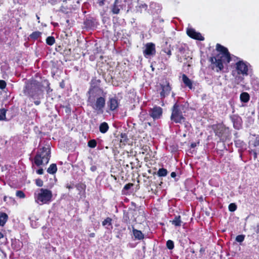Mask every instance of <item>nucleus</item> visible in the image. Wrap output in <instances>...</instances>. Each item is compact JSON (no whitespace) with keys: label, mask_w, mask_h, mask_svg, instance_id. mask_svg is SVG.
<instances>
[{"label":"nucleus","mask_w":259,"mask_h":259,"mask_svg":"<svg viewBox=\"0 0 259 259\" xmlns=\"http://www.w3.org/2000/svg\"><path fill=\"white\" fill-rule=\"evenodd\" d=\"M216 49L219 53L216 56L211 57L210 61L217 67V71H221L224 68V64H227L231 61V57L228 49L218 44Z\"/></svg>","instance_id":"f257e3e1"},{"label":"nucleus","mask_w":259,"mask_h":259,"mask_svg":"<svg viewBox=\"0 0 259 259\" xmlns=\"http://www.w3.org/2000/svg\"><path fill=\"white\" fill-rule=\"evenodd\" d=\"M51 158V149L48 147H43L40 148L34 158V163L39 166L47 164Z\"/></svg>","instance_id":"f03ea898"},{"label":"nucleus","mask_w":259,"mask_h":259,"mask_svg":"<svg viewBox=\"0 0 259 259\" xmlns=\"http://www.w3.org/2000/svg\"><path fill=\"white\" fill-rule=\"evenodd\" d=\"M53 197L52 192L47 189L41 188L37 194H35V201L41 204L49 203Z\"/></svg>","instance_id":"7ed1b4c3"},{"label":"nucleus","mask_w":259,"mask_h":259,"mask_svg":"<svg viewBox=\"0 0 259 259\" xmlns=\"http://www.w3.org/2000/svg\"><path fill=\"white\" fill-rule=\"evenodd\" d=\"M170 118L171 121L175 123H182L186 120L180 106L177 103H176L172 106Z\"/></svg>","instance_id":"20e7f679"},{"label":"nucleus","mask_w":259,"mask_h":259,"mask_svg":"<svg viewBox=\"0 0 259 259\" xmlns=\"http://www.w3.org/2000/svg\"><path fill=\"white\" fill-rule=\"evenodd\" d=\"M212 128L215 136L219 137L221 140H226L229 136V128L225 127L223 124L213 125Z\"/></svg>","instance_id":"39448f33"},{"label":"nucleus","mask_w":259,"mask_h":259,"mask_svg":"<svg viewBox=\"0 0 259 259\" xmlns=\"http://www.w3.org/2000/svg\"><path fill=\"white\" fill-rule=\"evenodd\" d=\"M88 102L89 105L95 110L98 111V113H103V109L105 105V98H89Z\"/></svg>","instance_id":"423d86ee"},{"label":"nucleus","mask_w":259,"mask_h":259,"mask_svg":"<svg viewBox=\"0 0 259 259\" xmlns=\"http://www.w3.org/2000/svg\"><path fill=\"white\" fill-rule=\"evenodd\" d=\"M248 65L243 62V61H239L236 64V70L233 71V75L234 76H236V78H237V76H236V73L237 75L241 74L242 75H248Z\"/></svg>","instance_id":"0eeeda50"},{"label":"nucleus","mask_w":259,"mask_h":259,"mask_svg":"<svg viewBox=\"0 0 259 259\" xmlns=\"http://www.w3.org/2000/svg\"><path fill=\"white\" fill-rule=\"evenodd\" d=\"M148 112L149 116L154 120H156L161 118L162 117L163 109L160 107L155 105L153 108L149 109Z\"/></svg>","instance_id":"6e6552de"},{"label":"nucleus","mask_w":259,"mask_h":259,"mask_svg":"<svg viewBox=\"0 0 259 259\" xmlns=\"http://www.w3.org/2000/svg\"><path fill=\"white\" fill-rule=\"evenodd\" d=\"M155 45L153 43H148L143 53L146 57L154 55L155 54Z\"/></svg>","instance_id":"1a4fd4ad"},{"label":"nucleus","mask_w":259,"mask_h":259,"mask_svg":"<svg viewBox=\"0 0 259 259\" xmlns=\"http://www.w3.org/2000/svg\"><path fill=\"white\" fill-rule=\"evenodd\" d=\"M88 93L90 97H101L103 92L98 87L93 86V85H92L91 88L89 91Z\"/></svg>","instance_id":"9d476101"},{"label":"nucleus","mask_w":259,"mask_h":259,"mask_svg":"<svg viewBox=\"0 0 259 259\" xmlns=\"http://www.w3.org/2000/svg\"><path fill=\"white\" fill-rule=\"evenodd\" d=\"M107 104L109 110L113 111L117 109L119 105V102L116 98H110Z\"/></svg>","instance_id":"9b49d317"},{"label":"nucleus","mask_w":259,"mask_h":259,"mask_svg":"<svg viewBox=\"0 0 259 259\" xmlns=\"http://www.w3.org/2000/svg\"><path fill=\"white\" fill-rule=\"evenodd\" d=\"M187 33L191 38L195 39L203 40L204 39L203 37L201 34L195 31V30L192 28H189L187 30Z\"/></svg>","instance_id":"f8f14e48"},{"label":"nucleus","mask_w":259,"mask_h":259,"mask_svg":"<svg viewBox=\"0 0 259 259\" xmlns=\"http://www.w3.org/2000/svg\"><path fill=\"white\" fill-rule=\"evenodd\" d=\"M160 95L163 97L169 96L173 97L174 96L173 93L171 92V88L169 83H167L165 85L162 86V91L160 93Z\"/></svg>","instance_id":"ddd939ff"},{"label":"nucleus","mask_w":259,"mask_h":259,"mask_svg":"<svg viewBox=\"0 0 259 259\" xmlns=\"http://www.w3.org/2000/svg\"><path fill=\"white\" fill-rule=\"evenodd\" d=\"M133 228V234L135 239L137 240H142L144 238V235L142 231L135 229L134 226H132Z\"/></svg>","instance_id":"4468645a"},{"label":"nucleus","mask_w":259,"mask_h":259,"mask_svg":"<svg viewBox=\"0 0 259 259\" xmlns=\"http://www.w3.org/2000/svg\"><path fill=\"white\" fill-rule=\"evenodd\" d=\"M182 80L186 86L190 89L192 88V81L185 74H184L182 75Z\"/></svg>","instance_id":"2eb2a0df"},{"label":"nucleus","mask_w":259,"mask_h":259,"mask_svg":"<svg viewBox=\"0 0 259 259\" xmlns=\"http://www.w3.org/2000/svg\"><path fill=\"white\" fill-rule=\"evenodd\" d=\"M176 227H180L182 224L181 217L180 215H176L174 219L170 221Z\"/></svg>","instance_id":"dca6fc26"},{"label":"nucleus","mask_w":259,"mask_h":259,"mask_svg":"<svg viewBox=\"0 0 259 259\" xmlns=\"http://www.w3.org/2000/svg\"><path fill=\"white\" fill-rule=\"evenodd\" d=\"M8 220V215L5 212L0 213V226L3 227Z\"/></svg>","instance_id":"f3484780"},{"label":"nucleus","mask_w":259,"mask_h":259,"mask_svg":"<svg viewBox=\"0 0 259 259\" xmlns=\"http://www.w3.org/2000/svg\"><path fill=\"white\" fill-rule=\"evenodd\" d=\"M231 120L233 122L234 126L235 128H239V125H240V121L241 120V119L240 117L237 115H233L231 116Z\"/></svg>","instance_id":"a211bd4d"},{"label":"nucleus","mask_w":259,"mask_h":259,"mask_svg":"<svg viewBox=\"0 0 259 259\" xmlns=\"http://www.w3.org/2000/svg\"><path fill=\"white\" fill-rule=\"evenodd\" d=\"M109 125L106 122L101 123L99 126V131L102 134L106 133L109 130Z\"/></svg>","instance_id":"6ab92c4d"},{"label":"nucleus","mask_w":259,"mask_h":259,"mask_svg":"<svg viewBox=\"0 0 259 259\" xmlns=\"http://www.w3.org/2000/svg\"><path fill=\"white\" fill-rule=\"evenodd\" d=\"M119 4L118 0H115L114 5L112 8V12L113 13L117 14L119 13L120 11V6L118 4Z\"/></svg>","instance_id":"aec40b11"},{"label":"nucleus","mask_w":259,"mask_h":259,"mask_svg":"<svg viewBox=\"0 0 259 259\" xmlns=\"http://www.w3.org/2000/svg\"><path fill=\"white\" fill-rule=\"evenodd\" d=\"M57 169L56 164L52 163L47 169V172L50 174L54 175L56 173Z\"/></svg>","instance_id":"412c9836"},{"label":"nucleus","mask_w":259,"mask_h":259,"mask_svg":"<svg viewBox=\"0 0 259 259\" xmlns=\"http://www.w3.org/2000/svg\"><path fill=\"white\" fill-rule=\"evenodd\" d=\"M168 171L166 169L164 168H159L157 171V175L159 177H165L167 175Z\"/></svg>","instance_id":"4be33fe9"},{"label":"nucleus","mask_w":259,"mask_h":259,"mask_svg":"<svg viewBox=\"0 0 259 259\" xmlns=\"http://www.w3.org/2000/svg\"><path fill=\"white\" fill-rule=\"evenodd\" d=\"M112 219L110 217H107L102 222V224L103 226H110L112 228Z\"/></svg>","instance_id":"5701e85b"},{"label":"nucleus","mask_w":259,"mask_h":259,"mask_svg":"<svg viewBox=\"0 0 259 259\" xmlns=\"http://www.w3.org/2000/svg\"><path fill=\"white\" fill-rule=\"evenodd\" d=\"M75 187L77 189V190L80 192H81V191H84L86 188L85 185L82 183L77 184L76 185H75Z\"/></svg>","instance_id":"b1692460"},{"label":"nucleus","mask_w":259,"mask_h":259,"mask_svg":"<svg viewBox=\"0 0 259 259\" xmlns=\"http://www.w3.org/2000/svg\"><path fill=\"white\" fill-rule=\"evenodd\" d=\"M6 112H7V110L4 108L0 109V120H6Z\"/></svg>","instance_id":"393cba45"},{"label":"nucleus","mask_w":259,"mask_h":259,"mask_svg":"<svg viewBox=\"0 0 259 259\" xmlns=\"http://www.w3.org/2000/svg\"><path fill=\"white\" fill-rule=\"evenodd\" d=\"M97 141L95 139H92L90 140L88 143V146L91 148H94L97 146Z\"/></svg>","instance_id":"a878e982"},{"label":"nucleus","mask_w":259,"mask_h":259,"mask_svg":"<svg viewBox=\"0 0 259 259\" xmlns=\"http://www.w3.org/2000/svg\"><path fill=\"white\" fill-rule=\"evenodd\" d=\"M46 42L48 45L52 46L55 42V38L53 36H49L46 39Z\"/></svg>","instance_id":"bb28decb"},{"label":"nucleus","mask_w":259,"mask_h":259,"mask_svg":"<svg viewBox=\"0 0 259 259\" xmlns=\"http://www.w3.org/2000/svg\"><path fill=\"white\" fill-rule=\"evenodd\" d=\"M166 247L169 249H172L174 248V243L171 240H168L166 242Z\"/></svg>","instance_id":"cd10ccee"},{"label":"nucleus","mask_w":259,"mask_h":259,"mask_svg":"<svg viewBox=\"0 0 259 259\" xmlns=\"http://www.w3.org/2000/svg\"><path fill=\"white\" fill-rule=\"evenodd\" d=\"M147 8V6L146 4H142V5L137 7L136 10L138 12L142 13V9L146 10Z\"/></svg>","instance_id":"c85d7f7f"},{"label":"nucleus","mask_w":259,"mask_h":259,"mask_svg":"<svg viewBox=\"0 0 259 259\" xmlns=\"http://www.w3.org/2000/svg\"><path fill=\"white\" fill-rule=\"evenodd\" d=\"M244 235H239L236 236L235 240L239 243H241L244 240Z\"/></svg>","instance_id":"c756f323"},{"label":"nucleus","mask_w":259,"mask_h":259,"mask_svg":"<svg viewBox=\"0 0 259 259\" xmlns=\"http://www.w3.org/2000/svg\"><path fill=\"white\" fill-rule=\"evenodd\" d=\"M16 195L20 198H24L25 197V193L21 190L17 191Z\"/></svg>","instance_id":"7c9ffc66"},{"label":"nucleus","mask_w":259,"mask_h":259,"mask_svg":"<svg viewBox=\"0 0 259 259\" xmlns=\"http://www.w3.org/2000/svg\"><path fill=\"white\" fill-rule=\"evenodd\" d=\"M228 208L230 211L233 212L237 209V205L235 203H232L229 205Z\"/></svg>","instance_id":"2f4dec72"},{"label":"nucleus","mask_w":259,"mask_h":259,"mask_svg":"<svg viewBox=\"0 0 259 259\" xmlns=\"http://www.w3.org/2000/svg\"><path fill=\"white\" fill-rule=\"evenodd\" d=\"M41 35V33L38 31H35L33 32L30 36L31 38L33 39H36L39 37Z\"/></svg>","instance_id":"473e14b6"},{"label":"nucleus","mask_w":259,"mask_h":259,"mask_svg":"<svg viewBox=\"0 0 259 259\" xmlns=\"http://www.w3.org/2000/svg\"><path fill=\"white\" fill-rule=\"evenodd\" d=\"M121 138L122 139H120V143H123V144L125 145V143H126L128 140L126 135L125 134H121Z\"/></svg>","instance_id":"72a5a7b5"},{"label":"nucleus","mask_w":259,"mask_h":259,"mask_svg":"<svg viewBox=\"0 0 259 259\" xmlns=\"http://www.w3.org/2000/svg\"><path fill=\"white\" fill-rule=\"evenodd\" d=\"M123 1L126 3L130 8H131L133 4L134 3H138L139 0H123Z\"/></svg>","instance_id":"f704fd0d"},{"label":"nucleus","mask_w":259,"mask_h":259,"mask_svg":"<svg viewBox=\"0 0 259 259\" xmlns=\"http://www.w3.org/2000/svg\"><path fill=\"white\" fill-rule=\"evenodd\" d=\"M49 85H50V83L47 80H45L42 81V85L44 87H46V90H47V92H49V91L50 90Z\"/></svg>","instance_id":"c9c22d12"},{"label":"nucleus","mask_w":259,"mask_h":259,"mask_svg":"<svg viewBox=\"0 0 259 259\" xmlns=\"http://www.w3.org/2000/svg\"><path fill=\"white\" fill-rule=\"evenodd\" d=\"M170 46H169V48H164L162 51L166 53L169 57L171 55V49L170 48Z\"/></svg>","instance_id":"e433bc0d"},{"label":"nucleus","mask_w":259,"mask_h":259,"mask_svg":"<svg viewBox=\"0 0 259 259\" xmlns=\"http://www.w3.org/2000/svg\"><path fill=\"white\" fill-rule=\"evenodd\" d=\"M43 181L40 179H37L35 180V184L38 187H42L43 186Z\"/></svg>","instance_id":"4c0bfd02"},{"label":"nucleus","mask_w":259,"mask_h":259,"mask_svg":"<svg viewBox=\"0 0 259 259\" xmlns=\"http://www.w3.org/2000/svg\"><path fill=\"white\" fill-rule=\"evenodd\" d=\"M134 186V184L133 183H128L124 185L123 187V190H129L132 187Z\"/></svg>","instance_id":"58836bf2"},{"label":"nucleus","mask_w":259,"mask_h":259,"mask_svg":"<svg viewBox=\"0 0 259 259\" xmlns=\"http://www.w3.org/2000/svg\"><path fill=\"white\" fill-rule=\"evenodd\" d=\"M6 86V83L5 81L3 80H0V89H4Z\"/></svg>","instance_id":"ea45409f"},{"label":"nucleus","mask_w":259,"mask_h":259,"mask_svg":"<svg viewBox=\"0 0 259 259\" xmlns=\"http://www.w3.org/2000/svg\"><path fill=\"white\" fill-rule=\"evenodd\" d=\"M240 98H242V97H249V94L247 93L244 92V93H242L240 94Z\"/></svg>","instance_id":"a19ab883"},{"label":"nucleus","mask_w":259,"mask_h":259,"mask_svg":"<svg viewBox=\"0 0 259 259\" xmlns=\"http://www.w3.org/2000/svg\"><path fill=\"white\" fill-rule=\"evenodd\" d=\"M36 173L38 175H42L44 174V169L42 168H40L36 170Z\"/></svg>","instance_id":"79ce46f5"},{"label":"nucleus","mask_w":259,"mask_h":259,"mask_svg":"<svg viewBox=\"0 0 259 259\" xmlns=\"http://www.w3.org/2000/svg\"><path fill=\"white\" fill-rule=\"evenodd\" d=\"M199 144V142H198L197 143H192L191 144L190 147L191 148H194L195 147H196L197 144Z\"/></svg>","instance_id":"37998d69"},{"label":"nucleus","mask_w":259,"mask_h":259,"mask_svg":"<svg viewBox=\"0 0 259 259\" xmlns=\"http://www.w3.org/2000/svg\"><path fill=\"white\" fill-rule=\"evenodd\" d=\"M241 102L243 103H247L249 101L250 98H240Z\"/></svg>","instance_id":"c03bdc74"},{"label":"nucleus","mask_w":259,"mask_h":259,"mask_svg":"<svg viewBox=\"0 0 259 259\" xmlns=\"http://www.w3.org/2000/svg\"><path fill=\"white\" fill-rule=\"evenodd\" d=\"M179 51L180 53H183L185 51V48L182 46H181L179 48Z\"/></svg>","instance_id":"a18cd8bd"},{"label":"nucleus","mask_w":259,"mask_h":259,"mask_svg":"<svg viewBox=\"0 0 259 259\" xmlns=\"http://www.w3.org/2000/svg\"><path fill=\"white\" fill-rule=\"evenodd\" d=\"M253 154V158L254 159H255L257 158V153L255 151H252Z\"/></svg>","instance_id":"49530a36"},{"label":"nucleus","mask_w":259,"mask_h":259,"mask_svg":"<svg viewBox=\"0 0 259 259\" xmlns=\"http://www.w3.org/2000/svg\"><path fill=\"white\" fill-rule=\"evenodd\" d=\"M170 176L172 177V178H175L176 177V173L174 171L172 172L171 174H170Z\"/></svg>","instance_id":"de8ad7c7"},{"label":"nucleus","mask_w":259,"mask_h":259,"mask_svg":"<svg viewBox=\"0 0 259 259\" xmlns=\"http://www.w3.org/2000/svg\"><path fill=\"white\" fill-rule=\"evenodd\" d=\"M66 187L67 188H68L69 189H72L73 188V187L72 186H71V185H69V184H67Z\"/></svg>","instance_id":"09e8293b"},{"label":"nucleus","mask_w":259,"mask_h":259,"mask_svg":"<svg viewBox=\"0 0 259 259\" xmlns=\"http://www.w3.org/2000/svg\"><path fill=\"white\" fill-rule=\"evenodd\" d=\"M34 103L35 105H38L40 104V101H38V100H36V101H34Z\"/></svg>","instance_id":"8fccbe9b"},{"label":"nucleus","mask_w":259,"mask_h":259,"mask_svg":"<svg viewBox=\"0 0 259 259\" xmlns=\"http://www.w3.org/2000/svg\"><path fill=\"white\" fill-rule=\"evenodd\" d=\"M200 252L203 253L205 251V249L203 247H201L199 250Z\"/></svg>","instance_id":"3c124183"},{"label":"nucleus","mask_w":259,"mask_h":259,"mask_svg":"<svg viewBox=\"0 0 259 259\" xmlns=\"http://www.w3.org/2000/svg\"><path fill=\"white\" fill-rule=\"evenodd\" d=\"M95 233H90V234H89V236H90V237H95Z\"/></svg>","instance_id":"603ef678"},{"label":"nucleus","mask_w":259,"mask_h":259,"mask_svg":"<svg viewBox=\"0 0 259 259\" xmlns=\"http://www.w3.org/2000/svg\"><path fill=\"white\" fill-rule=\"evenodd\" d=\"M4 237V235L2 232L0 231V239Z\"/></svg>","instance_id":"864d4df0"},{"label":"nucleus","mask_w":259,"mask_h":259,"mask_svg":"<svg viewBox=\"0 0 259 259\" xmlns=\"http://www.w3.org/2000/svg\"><path fill=\"white\" fill-rule=\"evenodd\" d=\"M69 106H70L69 105H68V106H66V108L67 109H68V110H69V111H70L71 109H70V108Z\"/></svg>","instance_id":"5fc2aeb1"},{"label":"nucleus","mask_w":259,"mask_h":259,"mask_svg":"<svg viewBox=\"0 0 259 259\" xmlns=\"http://www.w3.org/2000/svg\"><path fill=\"white\" fill-rule=\"evenodd\" d=\"M256 233L258 234V236H259V227H257V229L256 230Z\"/></svg>","instance_id":"6e6d98bb"},{"label":"nucleus","mask_w":259,"mask_h":259,"mask_svg":"<svg viewBox=\"0 0 259 259\" xmlns=\"http://www.w3.org/2000/svg\"><path fill=\"white\" fill-rule=\"evenodd\" d=\"M130 164L131 165V168L133 169L134 168V166H133L134 163H133V162H132L130 163Z\"/></svg>","instance_id":"4d7b16f0"},{"label":"nucleus","mask_w":259,"mask_h":259,"mask_svg":"<svg viewBox=\"0 0 259 259\" xmlns=\"http://www.w3.org/2000/svg\"><path fill=\"white\" fill-rule=\"evenodd\" d=\"M7 196H4V201H7Z\"/></svg>","instance_id":"13d9d810"},{"label":"nucleus","mask_w":259,"mask_h":259,"mask_svg":"<svg viewBox=\"0 0 259 259\" xmlns=\"http://www.w3.org/2000/svg\"><path fill=\"white\" fill-rule=\"evenodd\" d=\"M103 2H101L100 3V5H103Z\"/></svg>","instance_id":"bf43d9fd"},{"label":"nucleus","mask_w":259,"mask_h":259,"mask_svg":"<svg viewBox=\"0 0 259 259\" xmlns=\"http://www.w3.org/2000/svg\"><path fill=\"white\" fill-rule=\"evenodd\" d=\"M238 79H240V80H241L242 79V78H241L240 77H238Z\"/></svg>","instance_id":"052dcab7"},{"label":"nucleus","mask_w":259,"mask_h":259,"mask_svg":"<svg viewBox=\"0 0 259 259\" xmlns=\"http://www.w3.org/2000/svg\"><path fill=\"white\" fill-rule=\"evenodd\" d=\"M191 252L192 253H194L195 252L194 250H192V251H191Z\"/></svg>","instance_id":"680f3d73"},{"label":"nucleus","mask_w":259,"mask_h":259,"mask_svg":"<svg viewBox=\"0 0 259 259\" xmlns=\"http://www.w3.org/2000/svg\"><path fill=\"white\" fill-rule=\"evenodd\" d=\"M36 17L38 20L39 19V17L38 16H36Z\"/></svg>","instance_id":"e2e57ef3"},{"label":"nucleus","mask_w":259,"mask_h":259,"mask_svg":"<svg viewBox=\"0 0 259 259\" xmlns=\"http://www.w3.org/2000/svg\"><path fill=\"white\" fill-rule=\"evenodd\" d=\"M62 88H63V84H61Z\"/></svg>","instance_id":"0e129e2a"}]
</instances>
